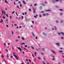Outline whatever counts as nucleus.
<instances>
[{
  "instance_id": "obj_1",
  "label": "nucleus",
  "mask_w": 64,
  "mask_h": 64,
  "mask_svg": "<svg viewBox=\"0 0 64 64\" xmlns=\"http://www.w3.org/2000/svg\"><path fill=\"white\" fill-rule=\"evenodd\" d=\"M59 1V0H53L52 2L53 3H55V2H58V1Z\"/></svg>"
},
{
  "instance_id": "obj_2",
  "label": "nucleus",
  "mask_w": 64,
  "mask_h": 64,
  "mask_svg": "<svg viewBox=\"0 0 64 64\" xmlns=\"http://www.w3.org/2000/svg\"><path fill=\"white\" fill-rule=\"evenodd\" d=\"M16 48H17L19 49L20 51V52H22V50H21V48H20L18 47H17Z\"/></svg>"
},
{
  "instance_id": "obj_3",
  "label": "nucleus",
  "mask_w": 64,
  "mask_h": 64,
  "mask_svg": "<svg viewBox=\"0 0 64 64\" xmlns=\"http://www.w3.org/2000/svg\"><path fill=\"white\" fill-rule=\"evenodd\" d=\"M16 48H17L19 49L20 51V52H22V50H21V48H20L18 47H17Z\"/></svg>"
},
{
  "instance_id": "obj_4",
  "label": "nucleus",
  "mask_w": 64,
  "mask_h": 64,
  "mask_svg": "<svg viewBox=\"0 0 64 64\" xmlns=\"http://www.w3.org/2000/svg\"><path fill=\"white\" fill-rule=\"evenodd\" d=\"M14 56L15 57V58H16V59L17 60H18V57H17V56H16L15 55H14Z\"/></svg>"
},
{
  "instance_id": "obj_5",
  "label": "nucleus",
  "mask_w": 64,
  "mask_h": 64,
  "mask_svg": "<svg viewBox=\"0 0 64 64\" xmlns=\"http://www.w3.org/2000/svg\"><path fill=\"white\" fill-rule=\"evenodd\" d=\"M24 20L25 21L27 22L28 21V19L26 18H25Z\"/></svg>"
},
{
  "instance_id": "obj_6",
  "label": "nucleus",
  "mask_w": 64,
  "mask_h": 64,
  "mask_svg": "<svg viewBox=\"0 0 64 64\" xmlns=\"http://www.w3.org/2000/svg\"><path fill=\"white\" fill-rule=\"evenodd\" d=\"M41 5H42L43 6H46V5L44 4H41Z\"/></svg>"
},
{
  "instance_id": "obj_7",
  "label": "nucleus",
  "mask_w": 64,
  "mask_h": 64,
  "mask_svg": "<svg viewBox=\"0 0 64 64\" xmlns=\"http://www.w3.org/2000/svg\"><path fill=\"white\" fill-rule=\"evenodd\" d=\"M40 10H42V6H40L39 8Z\"/></svg>"
},
{
  "instance_id": "obj_8",
  "label": "nucleus",
  "mask_w": 64,
  "mask_h": 64,
  "mask_svg": "<svg viewBox=\"0 0 64 64\" xmlns=\"http://www.w3.org/2000/svg\"><path fill=\"white\" fill-rule=\"evenodd\" d=\"M64 22V20H62L60 21V23H62Z\"/></svg>"
},
{
  "instance_id": "obj_9",
  "label": "nucleus",
  "mask_w": 64,
  "mask_h": 64,
  "mask_svg": "<svg viewBox=\"0 0 64 64\" xmlns=\"http://www.w3.org/2000/svg\"><path fill=\"white\" fill-rule=\"evenodd\" d=\"M32 35H33V36H34V37H35V35L34 34V33H32Z\"/></svg>"
},
{
  "instance_id": "obj_10",
  "label": "nucleus",
  "mask_w": 64,
  "mask_h": 64,
  "mask_svg": "<svg viewBox=\"0 0 64 64\" xmlns=\"http://www.w3.org/2000/svg\"><path fill=\"white\" fill-rule=\"evenodd\" d=\"M56 23H59V21L58 20H56Z\"/></svg>"
},
{
  "instance_id": "obj_11",
  "label": "nucleus",
  "mask_w": 64,
  "mask_h": 64,
  "mask_svg": "<svg viewBox=\"0 0 64 64\" xmlns=\"http://www.w3.org/2000/svg\"><path fill=\"white\" fill-rule=\"evenodd\" d=\"M46 11H48L49 12L50 11H51V10H46Z\"/></svg>"
},
{
  "instance_id": "obj_12",
  "label": "nucleus",
  "mask_w": 64,
  "mask_h": 64,
  "mask_svg": "<svg viewBox=\"0 0 64 64\" xmlns=\"http://www.w3.org/2000/svg\"><path fill=\"white\" fill-rule=\"evenodd\" d=\"M52 51L53 53H54V54H55V51H54V50H52Z\"/></svg>"
},
{
  "instance_id": "obj_13",
  "label": "nucleus",
  "mask_w": 64,
  "mask_h": 64,
  "mask_svg": "<svg viewBox=\"0 0 64 64\" xmlns=\"http://www.w3.org/2000/svg\"><path fill=\"white\" fill-rule=\"evenodd\" d=\"M56 45L58 46H60V44H59V43H57L56 44Z\"/></svg>"
},
{
  "instance_id": "obj_14",
  "label": "nucleus",
  "mask_w": 64,
  "mask_h": 64,
  "mask_svg": "<svg viewBox=\"0 0 64 64\" xmlns=\"http://www.w3.org/2000/svg\"><path fill=\"white\" fill-rule=\"evenodd\" d=\"M54 28L55 30H56V31H57V28H56V26H54Z\"/></svg>"
},
{
  "instance_id": "obj_15",
  "label": "nucleus",
  "mask_w": 64,
  "mask_h": 64,
  "mask_svg": "<svg viewBox=\"0 0 64 64\" xmlns=\"http://www.w3.org/2000/svg\"><path fill=\"white\" fill-rule=\"evenodd\" d=\"M6 57H8V58H9V54H7Z\"/></svg>"
},
{
  "instance_id": "obj_16",
  "label": "nucleus",
  "mask_w": 64,
  "mask_h": 64,
  "mask_svg": "<svg viewBox=\"0 0 64 64\" xmlns=\"http://www.w3.org/2000/svg\"><path fill=\"white\" fill-rule=\"evenodd\" d=\"M40 53L42 55H44V53L41 52Z\"/></svg>"
},
{
  "instance_id": "obj_17",
  "label": "nucleus",
  "mask_w": 64,
  "mask_h": 64,
  "mask_svg": "<svg viewBox=\"0 0 64 64\" xmlns=\"http://www.w3.org/2000/svg\"><path fill=\"white\" fill-rule=\"evenodd\" d=\"M23 2L24 4H26V3H25V2L24 0L23 1Z\"/></svg>"
},
{
  "instance_id": "obj_18",
  "label": "nucleus",
  "mask_w": 64,
  "mask_h": 64,
  "mask_svg": "<svg viewBox=\"0 0 64 64\" xmlns=\"http://www.w3.org/2000/svg\"><path fill=\"white\" fill-rule=\"evenodd\" d=\"M42 34L44 35H46V34L45 33V32H43Z\"/></svg>"
},
{
  "instance_id": "obj_19",
  "label": "nucleus",
  "mask_w": 64,
  "mask_h": 64,
  "mask_svg": "<svg viewBox=\"0 0 64 64\" xmlns=\"http://www.w3.org/2000/svg\"><path fill=\"white\" fill-rule=\"evenodd\" d=\"M36 54H37V52H35V53H34L35 56H36Z\"/></svg>"
},
{
  "instance_id": "obj_20",
  "label": "nucleus",
  "mask_w": 64,
  "mask_h": 64,
  "mask_svg": "<svg viewBox=\"0 0 64 64\" xmlns=\"http://www.w3.org/2000/svg\"><path fill=\"white\" fill-rule=\"evenodd\" d=\"M61 32H59L58 33V35H61Z\"/></svg>"
},
{
  "instance_id": "obj_21",
  "label": "nucleus",
  "mask_w": 64,
  "mask_h": 64,
  "mask_svg": "<svg viewBox=\"0 0 64 64\" xmlns=\"http://www.w3.org/2000/svg\"><path fill=\"white\" fill-rule=\"evenodd\" d=\"M43 64H46V63H45V61H44L43 62Z\"/></svg>"
},
{
  "instance_id": "obj_22",
  "label": "nucleus",
  "mask_w": 64,
  "mask_h": 64,
  "mask_svg": "<svg viewBox=\"0 0 64 64\" xmlns=\"http://www.w3.org/2000/svg\"><path fill=\"white\" fill-rule=\"evenodd\" d=\"M38 59H40V60L41 59V58H40L39 57H38Z\"/></svg>"
},
{
  "instance_id": "obj_23",
  "label": "nucleus",
  "mask_w": 64,
  "mask_h": 64,
  "mask_svg": "<svg viewBox=\"0 0 64 64\" xmlns=\"http://www.w3.org/2000/svg\"><path fill=\"white\" fill-rule=\"evenodd\" d=\"M61 39H62V40H64V38L63 37H61Z\"/></svg>"
},
{
  "instance_id": "obj_24",
  "label": "nucleus",
  "mask_w": 64,
  "mask_h": 64,
  "mask_svg": "<svg viewBox=\"0 0 64 64\" xmlns=\"http://www.w3.org/2000/svg\"><path fill=\"white\" fill-rule=\"evenodd\" d=\"M43 15L44 16H46V14H43Z\"/></svg>"
},
{
  "instance_id": "obj_25",
  "label": "nucleus",
  "mask_w": 64,
  "mask_h": 64,
  "mask_svg": "<svg viewBox=\"0 0 64 64\" xmlns=\"http://www.w3.org/2000/svg\"><path fill=\"white\" fill-rule=\"evenodd\" d=\"M61 33L62 34V35H64V33L61 32Z\"/></svg>"
},
{
  "instance_id": "obj_26",
  "label": "nucleus",
  "mask_w": 64,
  "mask_h": 64,
  "mask_svg": "<svg viewBox=\"0 0 64 64\" xmlns=\"http://www.w3.org/2000/svg\"><path fill=\"white\" fill-rule=\"evenodd\" d=\"M32 10H33V11H35L36 10H35V9H34V8H33L32 9Z\"/></svg>"
},
{
  "instance_id": "obj_27",
  "label": "nucleus",
  "mask_w": 64,
  "mask_h": 64,
  "mask_svg": "<svg viewBox=\"0 0 64 64\" xmlns=\"http://www.w3.org/2000/svg\"><path fill=\"white\" fill-rule=\"evenodd\" d=\"M59 10H60V11H63L62 9H59Z\"/></svg>"
},
{
  "instance_id": "obj_28",
  "label": "nucleus",
  "mask_w": 64,
  "mask_h": 64,
  "mask_svg": "<svg viewBox=\"0 0 64 64\" xmlns=\"http://www.w3.org/2000/svg\"><path fill=\"white\" fill-rule=\"evenodd\" d=\"M38 39V38L37 37V36H36V39Z\"/></svg>"
},
{
  "instance_id": "obj_29",
  "label": "nucleus",
  "mask_w": 64,
  "mask_h": 64,
  "mask_svg": "<svg viewBox=\"0 0 64 64\" xmlns=\"http://www.w3.org/2000/svg\"><path fill=\"white\" fill-rule=\"evenodd\" d=\"M5 2H6V3H8V2L6 0H5Z\"/></svg>"
},
{
  "instance_id": "obj_30",
  "label": "nucleus",
  "mask_w": 64,
  "mask_h": 64,
  "mask_svg": "<svg viewBox=\"0 0 64 64\" xmlns=\"http://www.w3.org/2000/svg\"><path fill=\"white\" fill-rule=\"evenodd\" d=\"M40 17H42V16L41 14L39 15Z\"/></svg>"
},
{
  "instance_id": "obj_31",
  "label": "nucleus",
  "mask_w": 64,
  "mask_h": 64,
  "mask_svg": "<svg viewBox=\"0 0 64 64\" xmlns=\"http://www.w3.org/2000/svg\"><path fill=\"white\" fill-rule=\"evenodd\" d=\"M1 57L2 58H4V56H3V54H2V55L1 56Z\"/></svg>"
},
{
  "instance_id": "obj_32",
  "label": "nucleus",
  "mask_w": 64,
  "mask_h": 64,
  "mask_svg": "<svg viewBox=\"0 0 64 64\" xmlns=\"http://www.w3.org/2000/svg\"><path fill=\"white\" fill-rule=\"evenodd\" d=\"M22 38V40H25V39H24V38Z\"/></svg>"
},
{
  "instance_id": "obj_33",
  "label": "nucleus",
  "mask_w": 64,
  "mask_h": 64,
  "mask_svg": "<svg viewBox=\"0 0 64 64\" xmlns=\"http://www.w3.org/2000/svg\"><path fill=\"white\" fill-rule=\"evenodd\" d=\"M6 16H7V17H8H8H9V16H8V14H6Z\"/></svg>"
},
{
  "instance_id": "obj_34",
  "label": "nucleus",
  "mask_w": 64,
  "mask_h": 64,
  "mask_svg": "<svg viewBox=\"0 0 64 64\" xmlns=\"http://www.w3.org/2000/svg\"><path fill=\"white\" fill-rule=\"evenodd\" d=\"M4 14L5 15L6 14V13H5V11H4Z\"/></svg>"
},
{
  "instance_id": "obj_35",
  "label": "nucleus",
  "mask_w": 64,
  "mask_h": 64,
  "mask_svg": "<svg viewBox=\"0 0 64 64\" xmlns=\"http://www.w3.org/2000/svg\"><path fill=\"white\" fill-rule=\"evenodd\" d=\"M36 58H34V61H36Z\"/></svg>"
},
{
  "instance_id": "obj_36",
  "label": "nucleus",
  "mask_w": 64,
  "mask_h": 64,
  "mask_svg": "<svg viewBox=\"0 0 64 64\" xmlns=\"http://www.w3.org/2000/svg\"><path fill=\"white\" fill-rule=\"evenodd\" d=\"M14 13H15V11H14L13 12H12V14H14Z\"/></svg>"
},
{
  "instance_id": "obj_37",
  "label": "nucleus",
  "mask_w": 64,
  "mask_h": 64,
  "mask_svg": "<svg viewBox=\"0 0 64 64\" xmlns=\"http://www.w3.org/2000/svg\"><path fill=\"white\" fill-rule=\"evenodd\" d=\"M2 14H4V12H3V11L2 10Z\"/></svg>"
},
{
  "instance_id": "obj_38",
  "label": "nucleus",
  "mask_w": 64,
  "mask_h": 64,
  "mask_svg": "<svg viewBox=\"0 0 64 64\" xmlns=\"http://www.w3.org/2000/svg\"><path fill=\"white\" fill-rule=\"evenodd\" d=\"M60 53H62V51L61 50L60 51Z\"/></svg>"
},
{
  "instance_id": "obj_39",
  "label": "nucleus",
  "mask_w": 64,
  "mask_h": 64,
  "mask_svg": "<svg viewBox=\"0 0 64 64\" xmlns=\"http://www.w3.org/2000/svg\"><path fill=\"white\" fill-rule=\"evenodd\" d=\"M4 46H6V44H5V43H4Z\"/></svg>"
},
{
  "instance_id": "obj_40",
  "label": "nucleus",
  "mask_w": 64,
  "mask_h": 64,
  "mask_svg": "<svg viewBox=\"0 0 64 64\" xmlns=\"http://www.w3.org/2000/svg\"><path fill=\"white\" fill-rule=\"evenodd\" d=\"M37 5L36 4H35L34 5V6H36Z\"/></svg>"
},
{
  "instance_id": "obj_41",
  "label": "nucleus",
  "mask_w": 64,
  "mask_h": 64,
  "mask_svg": "<svg viewBox=\"0 0 64 64\" xmlns=\"http://www.w3.org/2000/svg\"><path fill=\"white\" fill-rule=\"evenodd\" d=\"M2 18H3L4 19H5V16H3V17H2Z\"/></svg>"
},
{
  "instance_id": "obj_42",
  "label": "nucleus",
  "mask_w": 64,
  "mask_h": 64,
  "mask_svg": "<svg viewBox=\"0 0 64 64\" xmlns=\"http://www.w3.org/2000/svg\"><path fill=\"white\" fill-rule=\"evenodd\" d=\"M34 17L35 18H37V16H34Z\"/></svg>"
},
{
  "instance_id": "obj_43",
  "label": "nucleus",
  "mask_w": 64,
  "mask_h": 64,
  "mask_svg": "<svg viewBox=\"0 0 64 64\" xmlns=\"http://www.w3.org/2000/svg\"><path fill=\"white\" fill-rule=\"evenodd\" d=\"M29 10L30 11H31V9H29Z\"/></svg>"
},
{
  "instance_id": "obj_44",
  "label": "nucleus",
  "mask_w": 64,
  "mask_h": 64,
  "mask_svg": "<svg viewBox=\"0 0 64 64\" xmlns=\"http://www.w3.org/2000/svg\"><path fill=\"white\" fill-rule=\"evenodd\" d=\"M18 3H19V4H21V2H18Z\"/></svg>"
},
{
  "instance_id": "obj_45",
  "label": "nucleus",
  "mask_w": 64,
  "mask_h": 64,
  "mask_svg": "<svg viewBox=\"0 0 64 64\" xmlns=\"http://www.w3.org/2000/svg\"><path fill=\"white\" fill-rule=\"evenodd\" d=\"M58 6H56V8H58Z\"/></svg>"
},
{
  "instance_id": "obj_46",
  "label": "nucleus",
  "mask_w": 64,
  "mask_h": 64,
  "mask_svg": "<svg viewBox=\"0 0 64 64\" xmlns=\"http://www.w3.org/2000/svg\"><path fill=\"white\" fill-rule=\"evenodd\" d=\"M32 49H33V50L34 49V47L32 46Z\"/></svg>"
},
{
  "instance_id": "obj_47",
  "label": "nucleus",
  "mask_w": 64,
  "mask_h": 64,
  "mask_svg": "<svg viewBox=\"0 0 64 64\" xmlns=\"http://www.w3.org/2000/svg\"><path fill=\"white\" fill-rule=\"evenodd\" d=\"M1 21L2 22H3V20L2 19L1 20Z\"/></svg>"
},
{
  "instance_id": "obj_48",
  "label": "nucleus",
  "mask_w": 64,
  "mask_h": 64,
  "mask_svg": "<svg viewBox=\"0 0 64 64\" xmlns=\"http://www.w3.org/2000/svg\"><path fill=\"white\" fill-rule=\"evenodd\" d=\"M33 12H34V13H36V12H35V11H34Z\"/></svg>"
},
{
  "instance_id": "obj_49",
  "label": "nucleus",
  "mask_w": 64,
  "mask_h": 64,
  "mask_svg": "<svg viewBox=\"0 0 64 64\" xmlns=\"http://www.w3.org/2000/svg\"><path fill=\"white\" fill-rule=\"evenodd\" d=\"M12 50H14V47H12Z\"/></svg>"
},
{
  "instance_id": "obj_50",
  "label": "nucleus",
  "mask_w": 64,
  "mask_h": 64,
  "mask_svg": "<svg viewBox=\"0 0 64 64\" xmlns=\"http://www.w3.org/2000/svg\"><path fill=\"white\" fill-rule=\"evenodd\" d=\"M10 19H12V17H11V16H10Z\"/></svg>"
},
{
  "instance_id": "obj_51",
  "label": "nucleus",
  "mask_w": 64,
  "mask_h": 64,
  "mask_svg": "<svg viewBox=\"0 0 64 64\" xmlns=\"http://www.w3.org/2000/svg\"><path fill=\"white\" fill-rule=\"evenodd\" d=\"M26 1L27 2H28V1H29V0H26Z\"/></svg>"
},
{
  "instance_id": "obj_52",
  "label": "nucleus",
  "mask_w": 64,
  "mask_h": 64,
  "mask_svg": "<svg viewBox=\"0 0 64 64\" xmlns=\"http://www.w3.org/2000/svg\"><path fill=\"white\" fill-rule=\"evenodd\" d=\"M32 23H33V24H34V22L33 21H32Z\"/></svg>"
},
{
  "instance_id": "obj_53",
  "label": "nucleus",
  "mask_w": 64,
  "mask_h": 64,
  "mask_svg": "<svg viewBox=\"0 0 64 64\" xmlns=\"http://www.w3.org/2000/svg\"><path fill=\"white\" fill-rule=\"evenodd\" d=\"M22 27V26H20L19 27V28H21Z\"/></svg>"
},
{
  "instance_id": "obj_54",
  "label": "nucleus",
  "mask_w": 64,
  "mask_h": 64,
  "mask_svg": "<svg viewBox=\"0 0 64 64\" xmlns=\"http://www.w3.org/2000/svg\"><path fill=\"white\" fill-rule=\"evenodd\" d=\"M14 26H17V24H14Z\"/></svg>"
},
{
  "instance_id": "obj_55",
  "label": "nucleus",
  "mask_w": 64,
  "mask_h": 64,
  "mask_svg": "<svg viewBox=\"0 0 64 64\" xmlns=\"http://www.w3.org/2000/svg\"><path fill=\"white\" fill-rule=\"evenodd\" d=\"M8 45H10V43H8Z\"/></svg>"
},
{
  "instance_id": "obj_56",
  "label": "nucleus",
  "mask_w": 64,
  "mask_h": 64,
  "mask_svg": "<svg viewBox=\"0 0 64 64\" xmlns=\"http://www.w3.org/2000/svg\"><path fill=\"white\" fill-rule=\"evenodd\" d=\"M22 44H25V43H23V42H22Z\"/></svg>"
},
{
  "instance_id": "obj_57",
  "label": "nucleus",
  "mask_w": 64,
  "mask_h": 64,
  "mask_svg": "<svg viewBox=\"0 0 64 64\" xmlns=\"http://www.w3.org/2000/svg\"><path fill=\"white\" fill-rule=\"evenodd\" d=\"M6 26L7 27H8V25H6Z\"/></svg>"
},
{
  "instance_id": "obj_58",
  "label": "nucleus",
  "mask_w": 64,
  "mask_h": 64,
  "mask_svg": "<svg viewBox=\"0 0 64 64\" xmlns=\"http://www.w3.org/2000/svg\"><path fill=\"white\" fill-rule=\"evenodd\" d=\"M26 61H28V59H26Z\"/></svg>"
},
{
  "instance_id": "obj_59",
  "label": "nucleus",
  "mask_w": 64,
  "mask_h": 64,
  "mask_svg": "<svg viewBox=\"0 0 64 64\" xmlns=\"http://www.w3.org/2000/svg\"><path fill=\"white\" fill-rule=\"evenodd\" d=\"M27 45H26V46H24V47H27Z\"/></svg>"
},
{
  "instance_id": "obj_60",
  "label": "nucleus",
  "mask_w": 64,
  "mask_h": 64,
  "mask_svg": "<svg viewBox=\"0 0 64 64\" xmlns=\"http://www.w3.org/2000/svg\"><path fill=\"white\" fill-rule=\"evenodd\" d=\"M17 7L18 8V9H19V6H17Z\"/></svg>"
},
{
  "instance_id": "obj_61",
  "label": "nucleus",
  "mask_w": 64,
  "mask_h": 64,
  "mask_svg": "<svg viewBox=\"0 0 64 64\" xmlns=\"http://www.w3.org/2000/svg\"><path fill=\"white\" fill-rule=\"evenodd\" d=\"M20 6L21 7H22V5H21V4H20Z\"/></svg>"
},
{
  "instance_id": "obj_62",
  "label": "nucleus",
  "mask_w": 64,
  "mask_h": 64,
  "mask_svg": "<svg viewBox=\"0 0 64 64\" xmlns=\"http://www.w3.org/2000/svg\"><path fill=\"white\" fill-rule=\"evenodd\" d=\"M25 14H26H26H27V12H25Z\"/></svg>"
},
{
  "instance_id": "obj_63",
  "label": "nucleus",
  "mask_w": 64,
  "mask_h": 64,
  "mask_svg": "<svg viewBox=\"0 0 64 64\" xmlns=\"http://www.w3.org/2000/svg\"><path fill=\"white\" fill-rule=\"evenodd\" d=\"M20 44L22 46V43H20Z\"/></svg>"
},
{
  "instance_id": "obj_64",
  "label": "nucleus",
  "mask_w": 64,
  "mask_h": 64,
  "mask_svg": "<svg viewBox=\"0 0 64 64\" xmlns=\"http://www.w3.org/2000/svg\"><path fill=\"white\" fill-rule=\"evenodd\" d=\"M27 64H29V62H27Z\"/></svg>"
}]
</instances>
